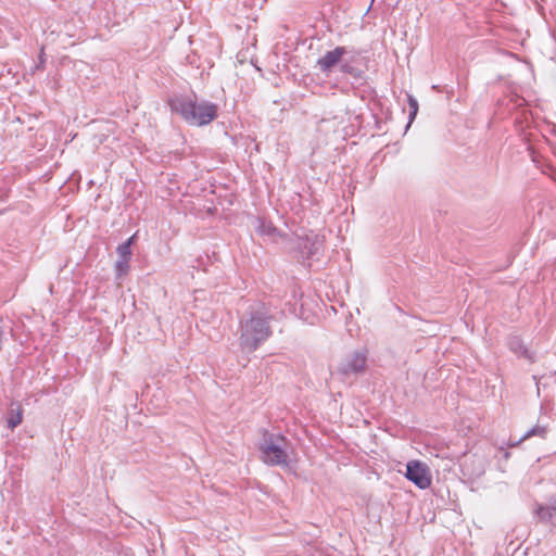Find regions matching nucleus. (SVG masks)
<instances>
[{
  "mask_svg": "<svg viewBox=\"0 0 556 556\" xmlns=\"http://www.w3.org/2000/svg\"><path fill=\"white\" fill-rule=\"evenodd\" d=\"M255 230L261 237H264L273 242H276L279 238L282 237L279 229L276 228L270 220H267L263 217H257L255 219Z\"/></svg>",
  "mask_w": 556,
  "mask_h": 556,
  "instance_id": "obj_8",
  "label": "nucleus"
},
{
  "mask_svg": "<svg viewBox=\"0 0 556 556\" xmlns=\"http://www.w3.org/2000/svg\"><path fill=\"white\" fill-rule=\"evenodd\" d=\"M129 261L130 260H124V258H118L116 261L115 269H116L118 277H122L127 274V271L129 269Z\"/></svg>",
  "mask_w": 556,
  "mask_h": 556,
  "instance_id": "obj_15",
  "label": "nucleus"
},
{
  "mask_svg": "<svg viewBox=\"0 0 556 556\" xmlns=\"http://www.w3.org/2000/svg\"><path fill=\"white\" fill-rule=\"evenodd\" d=\"M547 433V429L546 427L544 426H541V425H536L534 427H532L531 429H529L521 438L520 440L518 441L521 442V441H525L526 439H529L531 437H540V438H545Z\"/></svg>",
  "mask_w": 556,
  "mask_h": 556,
  "instance_id": "obj_14",
  "label": "nucleus"
},
{
  "mask_svg": "<svg viewBox=\"0 0 556 556\" xmlns=\"http://www.w3.org/2000/svg\"><path fill=\"white\" fill-rule=\"evenodd\" d=\"M288 440L278 433L265 431L258 450L261 459L269 466H289Z\"/></svg>",
  "mask_w": 556,
  "mask_h": 556,
  "instance_id": "obj_3",
  "label": "nucleus"
},
{
  "mask_svg": "<svg viewBox=\"0 0 556 556\" xmlns=\"http://www.w3.org/2000/svg\"><path fill=\"white\" fill-rule=\"evenodd\" d=\"M296 249L303 261L318 256L324 249V238L311 231L296 237Z\"/></svg>",
  "mask_w": 556,
  "mask_h": 556,
  "instance_id": "obj_4",
  "label": "nucleus"
},
{
  "mask_svg": "<svg viewBox=\"0 0 556 556\" xmlns=\"http://www.w3.org/2000/svg\"><path fill=\"white\" fill-rule=\"evenodd\" d=\"M43 63H45V59H43V55L41 54L40 55V62H39V65L37 67L41 66Z\"/></svg>",
  "mask_w": 556,
  "mask_h": 556,
  "instance_id": "obj_17",
  "label": "nucleus"
},
{
  "mask_svg": "<svg viewBox=\"0 0 556 556\" xmlns=\"http://www.w3.org/2000/svg\"><path fill=\"white\" fill-rule=\"evenodd\" d=\"M345 53L346 50L344 47H337L333 50L326 52L325 55L317 61V65L323 72H329L339 63Z\"/></svg>",
  "mask_w": 556,
  "mask_h": 556,
  "instance_id": "obj_9",
  "label": "nucleus"
},
{
  "mask_svg": "<svg viewBox=\"0 0 556 556\" xmlns=\"http://www.w3.org/2000/svg\"><path fill=\"white\" fill-rule=\"evenodd\" d=\"M366 361V353L356 351L345 358L340 366V370L344 375L358 374L365 369Z\"/></svg>",
  "mask_w": 556,
  "mask_h": 556,
  "instance_id": "obj_6",
  "label": "nucleus"
},
{
  "mask_svg": "<svg viewBox=\"0 0 556 556\" xmlns=\"http://www.w3.org/2000/svg\"><path fill=\"white\" fill-rule=\"evenodd\" d=\"M536 516L543 522H549L556 516V501L547 505H538Z\"/></svg>",
  "mask_w": 556,
  "mask_h": 556,
  "instance_id": "obj_10",
  "label": "nucleus"
},
{
  "mask_svg": "<svg viewBox=\"0 0 556 556\" xmlns=\"http://www.w3.org/2000/svg\"><path fill=\"white\" fill-rule=\"evenodd\" d=\"M23 420V410L20 406L16 409L10 408L9 417L7 419L8 428L13 430L17 427Z\"/></svg>",
  "mask_w": 556,
  "mask_h": 556,
  "instance_id": "obj_12",
  "label": "nucleus"
},
{
  "mask_svg": "<svg viewBox=\"0 0 556 556\" xmlns=\"http://www.w3.org/2000/svg\"><path fill=\"white\" fill-rule=\"evenodd\" d=\"M343 72H348V65L343 66Z\"/></svg>",
  "mask_w": 556,
  "mask_h": 556,
  "instance_id": "obj_18",
  "label": "nucleus"
},
{
  "mask_svg": "<svg viewBox=\"0 0 556 556\" xmlns=\"http://www.w3.org/2000/svg\"><path fill=\"white\" fill-rule=\"evenodd\" d=\"M508 348L511 352L519 356H523L528 359H531V356L527 350V348L523 345V342L518 337H513L508 340Z\"/></svg>",
  "mask_w": 556,
  "mask_h": 556,
  "instance_id": "obj_11",
  "label": "nucleus"
},
{
  "mask_svg": "<svg viewBox=\"0 0 556 556\" xmlns=\"http://www.w3.org/2000/svg\"><path fill=\"white\" fill-rule=\"evenodd\" d=\"M462 469L464 475H467L469 478H479L485 470L484 459L476 455L465 456L462 463Z\"/></svg>",
  "mask_w": 556,
  "mask_h": 556,
  "instance_id": "obj_7",
  "label": "nucleus"
},
{
  "mask_svg": "<svg viewBox=\"0 0 556 556\" xmlns=\"http://www.w3.org/2000/svg\"><path fill=\"white\" fill-rule=\"evenodd\" d=\"M169 105L173 112L180 114L191 125L204 126L217 116V105L207 101L176 97L169 101Z\"/></svg>",
  "mask_w": 556,
  "mask_h": 556,
  "instance_id": "obj_2",
  "label": "nucleus"
},
{
  "mask_svg": "<svg viewBox=\"0 0 556 556\" xmlns=\"http://www.w3.org/2000/svg\"><path fill=\"white\" fill-rule=\"evenodd\" d=\"M405 477L421 490L429 488L431 484L429 468L418 460L407 463Z\"/></svg>",
  "mask_w": 556,
  "mask_h": 556,
  "instance_id": "obj_5",
  "label": "nucleus"
},
{
  "mask_svg": "<svg viewBox=\"0 0 556 556\" xmlns=\"http://www.w3.org/2000/svg\"><path fill=\"white\" fill-rule=\"evenodd\" d=\"M408 103H409V108L412 109L409 117H410V119H413L415 117V115L417 114L418 103H417L416 99H414L412 97H409Z\"/></svg>",
  "mask_w": 556,
  "mask_h": 556,
  "instance_id": "obj_16",
  "label": "nucleus"
},
{
  "mask_svg": "<svg viewBox=\"0 0 556 556\" xmlns=\"http://www.w3.org/2000/svg\"><path fill=\"white\" fill-rule=\"evenodd\" d=\"M270 319L271 316L264 306L251 311L240 319L239 345L242 352L256 351L271 336Z\"/></svg>",
  "mask_w": 556,
  "mask_h": 556,
  "instance_id": "obj_1",
  "label": "nucleus"
},
{
  "mask_svg": "<svg viewBox=\"0 0 556 556\" xmlns=\"http://www.w3.org/2000/svg\"><path fill=\"white\" fill-rule=\"evenodd\" d=\"M136 235L131 236L127 241L123 242L117 247V253L119 258L130 260L131 256V244L134 243Z\"/></svg>",
  "mask_w": 556,
  "mask_h": 556,
  "instance_id": "obj_13",
  "label": "nucleus"
}]
</instances>
